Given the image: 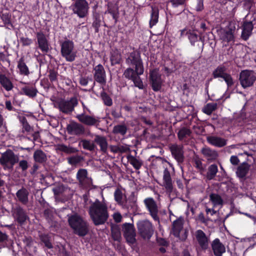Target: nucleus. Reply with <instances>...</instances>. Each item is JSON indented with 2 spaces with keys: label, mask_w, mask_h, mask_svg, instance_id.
<instances>
[{
  "label": "nucleus",
  "mask_w": 256,
  "mask_h": 256,
  "mask_svg": "<svg viewBox=\"0 0 256 256\" xmlns=\"http://www.w3.org/2000/svg\"><path fill=\"white\" fill-rule=\"evenodd\" d=\"M126 64L130 66H134V70L130 67L127 68L124 72V76L132 81L136 87L143 89V82L140 76L144 74V68L140 54L135 52L130 53L126 59Z\"/></svg>",
  "instance_id": "f257e3e1"
},
{
  "label": "nucleus",
  "mask_w": 256,
  "mask_h": 256,
  "mask_svg": "<svg viewBox=\"0 0 256 256\" xmlns=\"http://www.w3.org/2000/svg\"><path fill=\"white\" fill-rule=\"evenodd\" d=\"M88 213L96 226L104 224L109 216L107 204L104 200L101 202L98 199L91 204Z\"/></svg>",
  "instance_id": "f03ea898"
},
{
  "label": "nucleus",
  "mask_w": 256,
  "mask_h": 256,
  "mask_svg": "<svg viewBox=\"0 0 256 256\" xmlns=\"http://www.w3.org/2000/svg\"><path fill=\"white\" fill-rule=\"evenodd\" d=\"M68 222L74 234L79 236H84L88 232V224L80 216L77 214L68 217Z\"/></svg>",
  "instance_id": "7ed1b4c3"
},
{
  "label": "nucleus",
  "mask_w": 256,
  "mask_h": 256,
  "mask_svg": "<svg viewBox=\"0 0 256 256\" xmlns=\"http://www.w3.org/2000/svg\"><path fill=\"white\" fill-rule=\"evenodd\" d=\"M60 52L62 56L68 62H74L76 57L77 51L74 42L70 40L60 41Z\"/></svg>",
  "instance_id": "20e7f679"
},
{
  "label": "nucleus",
  "mask_w": 256,
  "mask_h": 256,
  "mask_svg": "<svg viewBox=\"0 0 256 256\" xmlns=\"http://www.w3.org/2000/svg\"><path fill=\"white\" fill-rule=\"evenodd\" d=\"M18 162V156L10 149L2 154L0 158V164L4 170H9L12 168Z\"/></svg>",
  "instance_id": "39448f33"
},
{
  "label": "nucleus",
  "mask_w": 256,
  "mask_h": 256,
  "mask_svg": "<svg viewBox=\"0 0 256 256\" xmlns=\"http://www.w3.org/2000/svg\"><path fill=\"white\" fill-rule=\"evenodd\" d=\"M73 13L80 18H84L88 14L89 4L86 0H74L70 6Z\"/></svg>",
  "instance_id": "423d86ee"
},
{
  "label": "nucleus",
  "mask_w": 256,
  "mask_h": 256,
  "mask_svg": "<svg viewBox=\"0 0 256 256\" xmlns=\"http://www.w3.org/2000/svg\"><path fill=\"white\" fill-rule=\"evenodd\" d=\"M180 36L183 38L186 36L190 44L192 46H195L196 42L200 41L202 44V47L204 44V38L202 34H198L197 30H192L188 28H185L184 29L180 30Z\"/></svg>",
  "instance_id": "0eeeda50"
},
{
  "label": "nucleus",
  "mask_w": 256,
  "mask_h": 256,
  "mask_svg": "<svg viewBox=\"0 0 256 256\" xmlns=\"http://www.w3.org/2000/svg\"><path fill=\"white\" fill-rule=\"evenodd\" d=\"M239 80L244 88H250L256 81V73L252 70H243L240 74Z\"/></svg>",
  "instance_id": "6e6552de"
},
{
  "label": "nucleus",
  "mask_w": 256,
  "mask_h": 256,
  "mask_svg": "<svg viewBox=\"0 0 256 256\" xmlns=\"http://www.w3.org/2000/svg\"><path fill=\"white\" fill-rule=\"evenodd\" d=\"M137 228L139 234L144 238L150 239L154 233L152 223L148 220H142L137 222Z\"/></svg>",
  "instance_id": "1a4fd4ad"
},
{
  "label": "nucleus",
  "mask_w": 256,
  "mask_h": 256,
  "mask_svg": "<svg viewBox=\"0 0 256 256\" xmlns=\"http://www.w3.org/2000/svg\"><path fill=\"white\" fill-rule=\"evenodd\" d=\"M184 223V219L182 217H180L172 222V234L176 238L182 241L185 240L188 237V232L185 230L181 235L180 234V232L182 230L183 226Z\"/></svg>",
  "instance_id": "9d476101"
},
{
  "label": "nucleus",
  "mask_w": 256,
  "mask_h": 256,
  "mask_svg": "<svg viewBox=\"0 0 256 256\" xmlns=\"http://www.w3.org/2000/svg\"><path fill=\"white\" fill-rule=\"evenodd\" d=\"M226 68L224 66H220L214 70L212 72L214 78H221L226 82L228 88H230L233 86L234 80L232 76L229 74L226 73Z\"/></svg>",
  "instance_id": "9b49d317"
},
{
  "label": "nucleus",
  "mask_w": 256,
  "mask_h": 256,
  "mask_svg": "<svg viewBox=\"0 0 256 256\" xmlns=\"http://www.w3.org/2000/svg\"><path fill=\"white\" fill-rule=\"evenodd\" d=\"M94 82L93 83L92 88L95 86L96 82L101 86H104L106 82V72L104 66L101 64H98L94 68Z\"/></svg>",
  "instance_id": "f8f14e48"
},
{
  "label": "nucleus",
  "mask_w": 256,
  "mask_h": 256,
  "mask_svg": "<svg viewBox=\"0 0 256 256\" xmlns=\"http://www.w3.org/2000/svg\"><path fill=\"white\" fill-rule=\"evenodd\" d=\"M76 177L79 184L82 188H89L92 186V180L88 176V172L86 169L80 168L76 173Z\"/></svg>",
  "instance_id": "ddd939ff"
},
{
  "label": "nucleus",
  "mask_w": 256,
  "mask_h": 256,
  "mask_svg": "<svg viewBox=\"0 0 256 256\" xmlns=\"http://www.w3.org/2000/svg\"><path fill=\"white\" fill-rule=\"evenodd\" d=\"M144 202L152 218L155 221H158V207L156 202L152 198H147L144 200Z\"/></svg>",
  "instance_id": "4468645a"
},
{
  "label": "nucleus",
  "mask_w": 256,
  "mask_h": 256,
  "mask_svg": "<svg viewBox=\"0 0 256 256\" xmlns=\"http://www.w3.org/2000/svg\"><path fill=\"white\" fill-rule=\"evenodd\" d=\"M78 104V100L73 97L68 100H62L58 104V108L60 111L65 114L72 112L74 108Z\"/></svg>",
  "instance_id": "2eb2a0df"
},
{
  "label": "nucleus",
  "mask_w": 256,
  "mask_h": 256,
  "mask_svg": "<svg viewBox=\"0 0 256 256\" xmlns=\"http://www.w3.org/2000/svg\"><path fill=\"white\" fill-rule=\"evenodd\" d=\"M124 235L126 242L130 244H133L136 242V232L132 224L125 223L123 224Z\"/></svg>",
  "instance_id": "dca6fc26"
},
{
  "label": "nucleus",
  "mask_w": 256,
  "mask_h": 256,
  "mask_svg": "<svg viewBox=\"0 0 256 256\" xmlns=\"http://www.w3.org/2000/svg\"><path fill=\"white\" fill-rule=\"evenodd\" d=\"M114 198L115 201L124 208L128 210H134L136 206V202H134L130 205H128L124 202L126 196L120 188H116L114 192Z\"/></svg>",
  "instance_id": "f3484780"
},
{
  "label": "nucleus",
  "mask_w": 256,
  "mask_h": 256,
  "mask_svg": "<svg viewBox=\"0 0 256 256\" xmlns=\"http://www.w3.org/2000/svg\"><path fill=\"white\" fill-rule=\"evenodd\" d=\"M12 214L14 220L20 224H24L28 218L26 211L20 206L12 208Z\"/></svg>",
  "instance_id": "a211bd4d"
},
{
  "label": "nucleus",
  "mask_w": 256,
  "mask_h": 256,
  "mask_svg": "<svg viewBox=\"0 0 256 256\" xmlns=\"http://www.w3.org/2000/svg\"><path fill=\"white\" fill-rule=\"evenodd\" d=\"M150 80L152 87L154 91H158L161 88L162 80L161 74L158 68H155L150 72Z\"/></svg>",
  "instance_id": "6ab92c4d"
},
{
  "label": "nucleus",
  "mask_w": 256,
  "mask_h": 256,
  "mask_svg": "<svg viewBox=\"0 0 256 256\" xmlns=\"http://www.w3.org/2000/svg\"><path fill=\"white\" fill-rule=\"evenodd\" d=\"M194 237L196 244L202 250H206L208 248L210 240L202 230H196L194 233Z\"/></svg>",
  "instance_id": "aec40b11"
},
{
  "label": "nucleus",
  "mask_w": 256,
  "mask_h": 256,
  "mask_svg": "<svg viewBox=\"0 0 256 256\" xmlns=\"http://www.w3.org/2000/svg\"><path fill=\"white\" fill-rule=\"evenodd\" d=\"M170 148L172 156L180 165L184 160L183 146L173 144L170 146Z\"/></svg>",
  "instance_id": "412c9836"
},
{
  "label": "nucleus",
  "mask_w": 256,
  "mask_h": 256,
  "mask_svg": "<svg viewBox=\"0 0 256 256\" xmlns=\"http://www.w3.org/2000/svg\"><path fill=\"white\" fill-rule=\"evenodd\" d=\"M68 133L71 135L81 136L85 133V128L82 124L72 122L66 127Z\"/></svg>",
  "instance_id": "4be33fe9"
},
{
  "label": "nucleus",
  "mask_w": 256,
  "mask_h": 256,
  "mask_svg": "<svg viewBox=\"0 0 256 256\" xmlns=\"http://www.w3.org/2000/svg\"><path fill=\"white\" fill-rule=\"evenodd\" d=\"M78 121L88 126H94L99 122V118L94 116L86 114L85 112L76 115Z\"/></svg>",
  "instance_id": "5701e85b"
},
{
  "label": "nucleus",
  "mask_w": 256,
  "mask_h": 256,
  "mask_svg": "<svg viewBox=\"0 0 256 256\" xmlns=\"http://www.w3.org/2000/svg\"><path fill=\"white\" fill-rule=\"evenodd\" d=\"M38 48L44 53H47L49 50V44L44 33L42 32L36 34Z\"/></svg>",
  "instance_id": "b1692460"
},
{
  "label": "nucleus",
  "mask_w": 256,
  "mask_h": 256,
  "mask_svg": "<svg viewBox=\"0 0 256 256\" xmlns=\"http://www.w3.org/2000/svg\"><path fill=\"white\" fill-rule=\"evenodd\" d=\"M212 248L215 256H222L226 252L224 246L218 238H215L211 244Z\"/></svg>",
  "instance_id": "393cba45"
},
{
  "label": "nucleus",
  "mask_w": 256,
  "mask_h": 256,
  "mask_svg": "<svg viewBox=\"0 0 256 256\" xmlns=\"http://www.w3.org/2000/svg\"><path fill=\"white\" fill-rule=\"evenodd\" d=\"M254 26L252 22L245 21L242 25L241 37L244 40H248L252 34Z\"/></svg>",
  "instance_id": "a878e982"
},
{
  "label": "nucleus",
  "mask_w": 256,
  "mask_h": 256,
  "mask_svg": "<svg viewBox=\"0 0 256 256\" xmlns=\"http://www.w3.org/2000/svg\"><path fill=\"white\" fill-rule=\"evenodd\" d=\"M206 139L210 144L218 148L224 147L227 144V140L218 136H208Z\"/></svg>",
  "instance_id": "bb28decb"
},
{
  "label": "nucleus",
  "mask_w": 256,
  "mask_h": 256,
  "mask_svg": "<svg viewBox=\"0 0 256 256\" xmlns=\"http://www.w3.org/2000/svg\"><path fill=\"white\" fill-rule=\"evenodd\" d=\"M104 14H109L112 15L115 21V23H116L119 16L118 6L112 2H108L107 4V10L105 12Z\"/></svg>",
  "instance_id": "cd10ccee"
},
{
  "label": "nucleus",
  "mask_w": 256,
  "mask_h": 256,
  "mask_svg": "<svg viewBox=\"0 0 256 256\" xmlns=\"http://www.w3.org/2000/svg\"><path fill=\"white\" fill-rule=\"evenodd\" d=\"M94 142L100 147V150L106 153L108 148V143L106 138L100 135H96L94 138Z\"/></svg>",
  "instance_id": "c85d7f7f"
},
{
  "label": "nucleus",
  "mask_w": 256,
  "mask_h": 256,
  "mask_svg": "<svg viewBox=\"0 0 256 256\" xmlns=\"http://www.w3.org/2000/svg\"><path fill=\"white\" fill-rule=\"evenodd\" d=\"M17 68L18 70V74L20 75L24 76H28L30 74L29 68L24 62V56L18 62Z\"/></svg>",
  "instance_id": "c756f323"
},
{
  "label": "nucleus",
  "mask_w": 256,
  "mask_h": 256,
  "mask_svg": "<svg viewBox=\"0 0 256 256\" xmlns=\"http://www.w3.org/2000/svg\"><path fill=\"white\" fill-rule=\"evenodd\" d=\"M163 180L164 186L166 189L169 192H172L173 189L172 180L170 172L166 168L164 171Z\"/></svg>",
  "instance_id": "7c9ffc66"
},
{
  "label": "nucleus",
  "mask_w": 256,
  "mask_h": 256,
  "mask_svg": "<svg viewBox=\"0 0 256 256\" xmlns=\"http://www.w3.org/2000/svg\"><path fill=\"white\" fill-rule=\"evenodd\" d=\"M29 192L27 189L22 187L16 192V196L20 202L26 204L28 202Z\"/></svg>",
  "instance_id": "2f4dec72"
},
{
  "label": "nucleus",
  "mask_w": 256,
  "mask_h": 256,
  "mask_svg": "<svg viewBox=\"0 0 256 256\" xmlns=\"http://www.w3.org/2000/svg\"><path fill=\"white\" fill-rule=\"evenodd\" d=\"M0 84L6 91H10L14 88V84L4 74H0Z\"/></svg>",
  "instance_id": "473e14b6"
},
{
  "label": "nucleus",
  "mask_w": 256,
  "mask_h": 256,
  "mask_svg": "<svg viewBox=\"0 0 256 256\" xmlns=\"http://www.w3.org/2000/svg\"><path fill=\"white\" fill-rule=\"evenodd\" d=\"M235 26L230 24L228 30L224 32L222 36V39L224 41L227 42H234V32H235Z\"/></svg>",
  "instance_id": "72a5a7b5"
},
{
  "label": "nucleus",
  "mask_w": 256,
  "mask_h": 256,
  "mask_svg": "<svg viewBox=\"0 0 256 256\" xmlns=\"http://www.w3.org/2000/svg\"><path fill=\"white\" fill-rule=\"evenodd\" d=\"M150 18L149 22L150 27L152 28L155 26L158 21L159 10L155 6H151Z\"/></svg>",
  "instance_id": "f704fd0d"
},
{
  "label": "nucleus",
  "mask_w": 256,
  "mask_h": 256,
  "mask_svg": "<svg viewBox=\"0 0 256 256\" xmlns=\"http://www.w3.org/2000/svg\"><path fill=\"white\" fill-rule=\"evenodd\" d=\"M38 92V90L35 86H26L22 88V94L30 98H35Z\"/></svg>",
  "instance_id": "c9c22d12"
},
{
  "label": "nucleus",
  "mask_w": 256,
  "mask_h": 256,
  "mask_svg": "<svg viewBox=\"0 0 256 256\" xmlns=\"http://www.w3.org/2000/svg\"><path fill=\"white\" fill-rule=\"evenodd\" d=\"M210 200L212 202L214 207L220 206L222 208L223 206L224 200L222 197L217 194H211L210 195Z\"/></svg>",
  "instance_id": "e433bc0d"
},
{
  "label": "nucleus",
  "mask_w": 256,
  "mask_h": 256,
  "mask_svg": "<svg viewBox=\"0 0 256 256\" xmlns=\"http://www.w3.org/2000/svg\"><path fill=\"white\" fill-rule=\"evenodd\" d=\"M126 158L130 164H132L136 170H138L140 168L142 165V161L141 160L134 156L130 154H128Z\"/></svg>",
  "instance_id": "4c0bfd02"
},
{
  "label": "nucleus",
  "mask_w": 256,
  "mask_h": 256,
  "mask_svg": "<svg viewBox=\"0 0 256 256\" xmlns=\"http://www.w3.org/2000/svg\"><path fill=\"white\" fill-rule=\"evenodd\" d=\"M34 158L36 162L42 164L47 160V156L46 154L41 150H36L34 154Z\"/></svg>",
  "instance_id": "58836bf2"
},
{
  "label": "nucleus",
  "mask_w": 256,
  "mask_h": 256,
  "mask_svg": "<svg viewBox=\"0 0 256 256\" xmlns=\"http://www.w3.org/2000/svg\"><path fill=\"white\" fill-rule=\"evenodd\" d=\"M122 60L120 52L116 49L112 50L110 52V60L112 66L118 64Z\"/></svg>",
  "instance_id": "ea45409f"
},
{
  "label": "nucleus",
  "mask_w": 256,
  "mask_h": 256,
  "mask_svg": "<svg viewBox=\"0 0 256 256\" xmlns=\"http://www.w3.org/2000/svg\"><path fill=\"white\" fill-rule=\"evenodd\" d=\"M249 170V166L247 164H243L240 166L236 172L237 176L240 178H244Z\"/></svg>",
  "instance_id": "a19ab883"
},
{
  "label": "nucleus",
  "mask_w": 256,
  "mask_h": 256,
  "mask_svg": "<svg viewBox=\"0 0 256 256\" xmlns=\"http://www.w3.org/2000/svg\"><path fill=\"white\" fill-rule=\"evenodd\" d=\"M79 145L82 146L84 149L89 151H93L96 148V146L92 142L85 139L80 140Z\"/></svg>",
  "instance_id": "79ce46f5"
},
{
  "label": "nucleus",
  "mask_w": 256,
  "mask_h": 256,
  "mask_svg": "<svg viewBox=\"0 0 256 256\" xmlns=\"http://www.w3.org/2000/svg\"><path fill=\"white\" fill-rule=\"evenodd\" d=\"M218 104L215 102L208 103L204 106L202 112L207 115H210L217 108Z\"/></svg>",
  "instance_id": "37998d69"
},
{
  "label": "nucleus",
  "mask_w": 256,
  "mask_h": 256,
  "mask_svg": "<svg viewBox=\"0 0 256 256\" xmlns=\"http://www.w3.org/2000/svg\"><path fill=\"white\" fill-rule=\"evenodd\" d=\"M191 130L186 128L183 127L180 129L178 132V137L180 140H182L190 136L191 134Z\"/></svg>",
  "instance_id": "c03bdc74"
},
{
  "label": "nucleus",
  "mask_w": 256,
  "mask_h": 256,
  "mask_svg": "<svg viewBox=\"0 0 256 256\" xmlns=\"http://www.w3.org/2000/svg\"><path fill=\"white\" fill-rule=\"evenodd\" d=\"M218 172V166L215 164H211L208 168V170L206 174L207 178L209 180L214 179Z\"/></svg>",
  "instance_id": "a18cd8bd"
},
{
  "label": "nucleus",
  "mask_w": 256,
  "mask_h": 256,
  "mask_svg": "<svg viewBox=\"0 0 256 256\" xmlns=\"http://www.w3.org/2000/svg\"><path fill=\"white\" fill-rule=\"evenodd\" d=\"M128 130V128L126 124H118L114 126L112 132L115 134H120L124 136L126 134Z\"/></svg>",
  "instance_id": "49530a36"
},
{
  "label": "nucleus",
  "mask_w": 256,
  "mask_h": 256,
  "mask_svg": "<svg viewBox=\"0 0 256 256\" xmlns=\"http://www.w3.org/2000/svg\"><path fill=\"white\" fill-rule=\"evenodd\" d=\"M202 153L208 160H214L218 156L217 153L216 151L213 150L208 148H204L202 150Z\"/></svg>",
  "instance_id": "de8ad7c7"
},
{
  "label": "nucleus",
  "mask_w": 256,
  "mask_h": 256,
  "mask_svg": "<svg viewBox=\"0 0 256 256\" xmlns=\"http://www.w3.org/2000/svg\"><path fill=\"white\" fill-rule=\"evenodd\" d=\"M101 24L100 16L98 14H96L94 16V21L92 22V26L94 28L95 32H99V28Z\"/></svg>",
  "instance_id": "09e8293b"
},
{
  "label": "nucleus",
  "mask_w": 256,
  "mask_h": 256,
  "mask_svg": "<svg viewBox=\"0 0 256 256\" xmlns=\"http://www.w3.org/2000/svg\"><path fill=\"white\" fill-rule=\"evenodd\" d=\"M58 149L66 154H74L78 152L76 148L63 144H59Z\"/></svg>",
  "instance_id": "8fccbe9b"
},
{
  "label": "nucleus",
  "mask_w": 256,
  "mask_h": 256,
  "mask_svg": "<svg viewBox=\"0 0 256 256\" xmlns=\"http://www.w3.org/2000/svg\"><path fill=\"white\" fill-rule=\"evenodd\" d=\"M83 160V158L80 156H74L68 158V161L69 164L71 165H76Z\"/></svg>",
  "instance_id": "3c124183"
},
{
  "label": "nucleus",
  "mask_w": 256,
  "mask_h": 256,
  "mask_svg": "<svg viewBox=\"0 0 256 256\" xmlns=\"http://www.w3.org/2000/svg\"><path fill=\"white\" fill-rule=\"evenodd\" d=\"M100 96L104 104H106L107 106H111L112 105V99L106 92L104 91L102 92L100 94Z\"/></svg>",
  "instance_id": "603ef678"
},
{
  "label": "nucleus",
  "mask_w": 256,
  "mask_h": 256,
  "mask_svg": "<svg viewBox=\"0 0 256 256\" xmlns=\"http://www.w3.org/2000/svg\"><path fill=\"white\" fill-rule=\"evenodd\" d=\"M112 236L116 241L120 242L121 240V232L118 228H114L112 229Z\"/></svg>",
  "instance_id": "864d4df0"
},
{
  "label": "nucleus",
  "mask_w": 256,
  "mask_h": 256,
  "mask_svg": "<svg viewBox=\"0 0 256 256\" xmlns=\"http://www.w3.org/2000/svg\"><path fill=\"white\" fill-rule=\"evenodd\" d=\"M1 18L4 24L7 26V28H8L9 26H12L11 23L10 15L8 13L2 14L1 16Z\"/></svg>",
  "instance_id": "5fc2aeb1"
},
{
  "label": "nucleus",
  "mask_w": 256,
  "mask_h": 256,
  "mask_svg": "<svg viewBox=\"0 0 256 256\" xmlns=\"http://www.w3.org/2000/svg\"><path fill=\"white\" fill-rule=\"evenodd\" d=\"M40 238L42 242L45 246L48 248H52V245L50 241V237L47 234H42L40 236Z\"/></svg>",
  "instance_id": "6e6d98bb"
},
{
  "label": "nucleus",
  "mask_w": 256,
  "mask_h": 256,
  "mask_svg": "<svg viewBox=\"0 0 256 256\" xmlns=\"http://www.w3.org/2000/svg\"><path fill=\"white\" fill-rule=\"evenodd\" d=\"M58 73L54 70H50L48 72V77L52 82L58 81Z\"/></svg>",
  "instance_id": "4d7b16f0"
},
{
  "label": "nucleus",
  "mask_w": 256,
  "mask_h": 256,
  "mask_svg": "<svg viewBox=\"0 0 256 256\" xmlns=\"http://www.w3.org/2000/svg\"><path fill=\"white\" fill-rule=\"evenodd\" d=\"M22 132H24L25 131L26 132H30L32 130V128L28 124L25 118H22Z\"/></svg>",
  "instance_id": "13d9d810"
},
{
  "label": "nucleus",
  "mask_w": 256,
  "mask_h": 256,
  "mask_svg": "<svg viewBox=\"0 0 256 256\" xmlns=\"http://www.w3.org/2000/svg\"><path fill=\"white\" fill-rule=\"evenodd\" d=\"M28 167V164L27 160H21L18 162V168H20L22 171H26Z\"/></svg>",
  "instance_id": "bf43d9fd"
},
{
  "label": "nucleus",
  "mask_w": 256,
  "mask_h": 256,
  "mask_svg": "<svg viewBox=\"0 0 256 256\" xmlns=\"http://www.w3.org/2000/svg\"><path fill=\"white\" fill-rule=\"evenodd\" d=\"M20 41L23 46H28L32 42V40L28 38L22 37L20 38Z\"/></svg>",
  "instance_id": "052dcab7"
},
{
  "label": "nucleus",
  "mask_w": 256,
  "mask_h": 256,
  "mask_svg": "<svg viewBox=\"0 0 256 256\" xmlns=\"http://www.w3.org/2000/svg\"><path fill=\"white\" fill-rule=\"evenodd\" d=\"M44 215L47 220H52L53 218V211L50 209H46L44 211Z\"/></svg>",
  "instance_id": "680f3d73"
},
{
  "label": "nucleus",
  "mask_w": 256,
  "mask_h": 256,
  "mask_svg": "<svg viewBox=\"0 0 256 256\" xmlns=\"http://www.w3.org/2000/svg\"><path fill=\"white\" fill-rule=\"evenodd\" d=\"M119 153H124L130 151L129 146L127 144H118Z\"/></svg>",
  "instance_id": "e2e57ef3"
},
{
  "label": "nucleus",
  "mask_w": 256,
  "mask_h": 256,
  "mask_svg": "<svg viewBox=\"0 0 256 256\" xmlns=\"http://www.w3.org/2000/svg\"><path fill=\"white\" fill-rule=\"evenodd\" d=\"M185 2V0H171L170 2L172 6L174 8L178 7L180 5L184 4Z\"/></svg>",
  "instance_id": "0e129e2a"
},
{
  "label": "nucleus",
  "mask_w": 256,
  "mask_h": 256,
  "mask_svg": "<svg viewBox=\"0 0 256 256\" xmlns=\"http://www.w3.org/2000/svg\"><path fill=\"white\" fill-rule=\"evenodd\" d=\"M256 2V0H246L244 1V5L246 8L250 9Z\"/></svg>",
  "instance_id": "69168bd1"
},
{
  "label": "nucleus",
  "mask_w": 256,
  "mask_h": 256,
  "mask_svg": "<svg viewBox=\"0 0 256 256\" xmlns=\"http://www.w3.org/2000/svg\"><path fill=\"white\" fill-rule=\"evenodd\" d=\"M80 84L82 86H86L88 82V77L81 76L80 78Z\"/></svg>",
  "instance_id": "338daca9"
},
{
  "label": "nucleus",
  "mask_w": 256,
  "mask_h": 256,
  "mask_svg": "<svg viewBox=\"0 0 256 256\" xmlns=\"http://www.w3.org/2000/svg\"><path fill=\"white\" fill-rule=\"evenodd\" d=\"M113 218L116 222H120L122 220V216L120 213L115 212L113 214Z\"/></svg>",
  "instance_id": "774afa93"
}]
</instances>
